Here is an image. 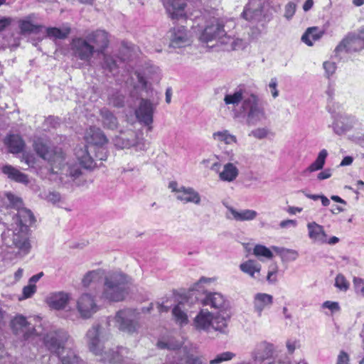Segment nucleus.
Listing matches in <instances>:
<instances>
[{
    "instance_id": "1",
    "label": "nucleus",
    "mask_w": 364,
    "mask_h": 364,
    "mask_svg": "<svg viewBox=\"0 0 364 364\" xmlns=\"http://www.w3.org/2000/svg\"><path fill=\"white\" fill-rule=\"evenodd\" d=\"M9 200H14V210L8 223H3L7 228L1 233L2 245L16 257H22L31 250L29 228L36 221L31 210L23 207L21 198L9 195Z\"/></svg>"
},
{
    "instance_id": "2",
    "label": "nucleus",
    "mask_w": 364,
    "mask_h": 364,
    "mask_svg": "<svg viewBox=\"0 0 364 364\" xmlns=\"http://www.w3.org/2000/svg\"><path fill=\"white\" fill-rule=\"evenodd\" d=\"M34 149L39 156L48 161L53 173L61 176L60 179L63 178V176H65L70 177L73 181L81 175L79 165L65 162V155L60 148L51 149L43 141L38 140L34 143Z\"/></svg>"
},
{
    "instance_id": "3",
    "label": "nucleus",
    "mask_w": 364,
    "mask_h": 364,
    "mask_svg": "<svg viewBox=\"0 0 364 364\" xmlns=\"http://www.w3.org/2000/svg\"><path fill=\"white\" fill-rule=\"evenodd\" d=\"M132 278L120 271L109 272L105 277L102 299L119 302L123 301L128 294Z\"/></svg>"
},
{
    "instance_id": "4",
    "label": "nucleus",
    "mask_w": 364,
    "mask_h": 364,
    "mask_svg": "<svg viewBox=\"0 0 364 364\" xmlns=\"http://www.w3.org/2000/svg\"><path fill=\"white\" fill-rule=\"evenodd\" d=\"M238 114L245 118L248 126H255L267 119L264 108L259 97L253 93L243 100Z\"/></svg>"
},
{
    "instance_id": "5",
    "label": "nucleus",
    "mask_w": 364,
    "mask_h": 364,
    "mask_svg": "<svg viewBox=\"0 0 364 364\" xmlns=\"http://www.w3.org/2000/svg\"><path fill=\"white\" fill-rule=\"evenodd\" d=\"M100 325H93L87 332L85 339L89 350L96 355H102L104 362L116 363L119 355L114 350L105 351L103 354L104 346L100 340Z\"/></svg>"
},
{
    "instance_id": "6",
    "label": "nucleus",
    "mask_w": 364,
    "mask_h": 364,
    "mask_svg": "<svg viewBox=\"0 0 364 364\" xmlns=\"http://www.w3.org/2000/svg\"><path fill=\"white\" fill-rule=\"evenodd\" d=\"M137 316L138 313L134 309L119 310L114 316L115 325L121 331L129 334L136 333L140 327Z\"/></svg>"
},
{
    "instance_id": "7",
    "label": "nucleus",
    "mask_w": 364,
    "mask_h": 364,
    "mask_svg": "<svg viewBox=\"0 0 364 364\" xmlns=\"http://www.w3.org/2000/svg\"><path fill=\"white\" fill-rule=\"evenodd\" d=\"M224 23L222 20L215 19L205 26L200 36L202 42L208 43L213 41H218L222 44H228L230 36L227 34L224 29Z\"/></svg>"
},
{
    "instance_id": "8",
    "label": "nucleus",
    "mask_w": 364,
    "mask_h": 364,
    "mask_svg": "<svg viewBox=\"0 0 364 364\" xmlns=\"http://www.w3.org/2000/svg\"><path fill=\"white\" fill-rule=\"evenodd\" d=\"M114 145L120 149L134 147L136 151H145L146 145L142 139H139L137 134L132 129L121 131L113 138Z\"/></svg>"
},
{
    "instance_id": "9",
    "label": "nucleus",
    "mask_w": 364,
    "mask_h": 364,
    "mask_svg": "<svg viewBox=\"0 0 364 364\" xmlns=\"http://www.w3.org/2000/svg\"><path fill=\"white\" fill-rule=\"evenodd\" d=\"M70 336L64 330L59 329L47 333L43 337V344L51 353L58 355L65 350V344Z\"/></svg>"
},
{
    "instance_id": "10",
    "label": "nucleus",
    "mask_w": 364,
    "mask_h": 364,
    "mask_svg": "<svg viewBox=\"0 0 364 364\" xmlns=\"http://www.w3.org/2000/svg\"><path fill=\"white\" fill-rule=\"evenodd\" d=\"M168 188L175 193L176 198L183 204L193 203L199 205L201 203L200 195L192 187L179 186L176 181H171Z\"/></svg>"
},
{
    "instance_id": "11",
    "label": "nucleus",
    "mask_w": 364,
    "mask_h": 364,
    "mask_svg": "<svg viewBox=\"0 0 364 364\" xmlns=\"http://www.w3.org/2000/svg\"><path fill=\"white\" fill-rule=\"evenodd\" d=\"M76 309L82 318L88 319L99 311L100 307L94 296L84 293L77 299Z\"/></svg>"
},
{
    "instance_id": "12",
    "label": "nucleus",
    "mask_w": 364,
    "mask_h": 364,
    "mask_svg": "<svg viewBox=\"0 0 364 364\" xmlns=\"http://www.w3.org/2000/svg\"><path fill=\"white\" fill-rule=\"evenodd\" d=\"M73 55L77 59L90 63L94 53V48L86 38L78 37L73 39L70 44Z\"/></svg>"
},
{
    "instance_id": "13",
    "label": "nucleus",
    "mask_w": 364,
    "mask_h": 364,
    "mask_svg": "<svg viewBox=\"0 0 364 364\" xmlns=\"http://www.w3.org/2000/svg\"><path fill=\"white\" fill-rule=\"evenodd\" d=\"M156 109V105L149 100L141 98L139 106L135 111V114L141 123L149 127V130L152 129L153 115Z\"/></svg>"
},
{
    "instance_id": "14",
    "label": "nucleus",
    "mask_w": 364,
    "mask_h": 364,
    "mask_svg": "<svg viewBox=\"0 0 364 364\" xmlns=\"http://www.w3.org/2000/svg\"><path fill=\"white\" fill-rule=\"evenodd\" d=\"M169 46L173 48H183L191 45L189 32L183 26H176L168 31Z\"/></svg>"
},
{
    "instance_id": "15",
    "label": "nucleus",
    "mask_w": 364,
    "mask_h": 364,
    "mask_svg": "<svg viewBox=\"0 0 364 364\" xmlns=\"http://www.w3.org/2000/svg\"><path fill=\"white\" fill-rule=\"evenodd\" d=\"M85 38L98 55L103 54L109 45L108 33L103 30L89 33Z\"/></svg>"
},
{
    "instance_id": "16",
    "label": "nucleus",
    "mask_w": 364,
    "mask_h": 364,
    "mask_svg": "<svg viewBox=\"0 0 364 364\" xmlns=\"http://www.w3.org/2000/svg\"><path fill=\"white\" fill-rule=\"evenodd\" d=\"M364 48V40L360 36V33L358 31L357 36H348L344 38L341 43L336 48V53L342 52L343 50L347 53L357 52L361 50Z\"/></svg>"
},
{
    "instance_id": "17",
    "label": "nucleus",
    "mask_w": 364,
    "mask_h": 364,
    "mask_svg": "<svg viewBox=\"0 0 364 364\" xmlns=\"http://www.w3.org/2000/svg\"><path fill=\"white\" fill-rule=\"evenodd\" d=\"M11 328L16 335H22L24 339H28L34 330L26 318L21 315H18L11 320Z\"/></svg>"
},
{
    "instance_id": "18",
    "label": "nucleus",
    "mask_w": 364,
    "mask_h": 364,
    "mask_svg": "<svg viewBox=\"0 0 364 364\" xmlns=\"http://www.w3.org/2000/svg\"><path fill=\"white\" fill-rule=\"evenodd\" d=\"M85 139L87 143L102 148L108 143V139L101 129L96 127H90L87 129L85 134Z\"/></svg>"
},
{
    "instance_id": "19",
    "label": "nucleus",
    "mask_w": 364,
    "mask_h": 364,
    "mask_svg": "<svg viewBox=\"0 0 364 364\" xmlns=\"http://www.w3.org/2000/svg\"><path fill=\"white\" fill-rule=\"evenodd\" d=\"M273 296L266 293H257L253 298L254 311L258 316H261L262 311L269 309L273 304Z\"/></svg>"
},
{
    "instance_id": "20",
    "label": "nucleus",
    "mask_w": 364,
    "mask_h": 364,
    "mask_svg": "<svg viewBox=\"0 0 364 364\" xmlns=\"http://www.w3.org/2000/svg\"><path fill=\"white\" fill-rule=\"evenodd\" d=\"M200 302L203 306H210L216 309H225L228 306L223 295L218 292L207 293L205 297L200 299Z\"/></svg>"
},
{
    "instance_id": "21",
    "label": "nucleus",
    "mask_w": 364,
    "mask_h": 364,
    "mask_svg": "<svg viewBox=\"0 0 364 364\" xmlns=\"http://www.w3.org/2000/svg\"><path fill=\"white\" fill-rule=\"evenodd\" d=\"M9 195H11L16 198H20L19 197L15 196L11 193H5V200L3 201L1 197L0 196V224L1 223H8L9 222L10 216L11 215V213L12 212L14 208V200H9Z\"/></svg>"
},
{
    "instance_id": "22",
    "label": "nucleus",
    "mask_w": 364,
    "mask_h": 364,
    "mask_svg": "<svg viewBox=\"0 0 364 364\" xmlns=\"http://www.w3.org/2000/svg\"><path fill=\"white\" fill-rule=\"evenodd\" d=\"M186 4L183 0H166V7L173 19H179L186 16L184 9Z\"/></svg>"
},
{
    "instance_id": "23",
    "label": "nucleus",
    "mask_w": 364,
    "mask_h": 364,
    "mask_svg": "<svg viewBox=\"0 0 364 364\" xmlns=\"http://www.w3.org/2000/svg\"><path fill=\"white\" fill-rule=\"evenodd\" d=\"M70 300L69 294L63 291L51 294L47 298L48 306L54 309L60 310L64 309Z\"/></svg>"
},
{
    "instance_id": "24",
    "label": "nucleus",
    "mask_w": 364,
    "mask_h": 364,
    "mask_svg": "<svg viewBox=\"0 0 364 364\" xmlns=\"http://www.w3.org/2000/svg\"><path fill=\"white\" fill-rule=\"evenodd\" d=\"M213 315L207 310H200L193 321L195 328L198 331H208L211 328Z\"/></svg>"
},
{
    "instance_id": "25",
    "label": "nucleus",
    "mask_w": 364,
    "mask_h": 364,
    "mask_svg": "<svg viewBox=\"0 0 364 364\" xmlns=\"http://www.w3.org/2000/svg\"><path fill=\"white\" fill-rule=\"evenodd\" d=\"M239 173L240 171L236 165L234 163L228 162L223 165L218 177L221 181L231 183L236 180Z\"/></svg>"
},
{
    "instance_id": "26",
    "label": "nucleus",
    "mask_w": 364,
    "mask_h": 364,
    "mask_svg": "<svg viewBox=\"0 0 364 364\" xmlns=\"http://www.w3.org/2000/svg\"><path fill=\"white\" fill-rule=\"evenodd\" d=\"M309 230V236L310 239L316 242L324 244L326 243L327 235L326 234L323 227L315 222L307 224Z\"/></svg>"
},
{
    "instance_id": "27",
    "label": "nucleus",
    "mask_w": 364,
    "mask_h": 364,
    "mask_svg": "<svg viewBox=\"0 0 364 364\" xmlns=\"http://www.w3.org/2000/svg\"><path fill=\"white\" fill-rule=\"evenodd\" d=\"M274 351V346L266 341L257 344L255 351L254 357L255 360H263L271 358Z\"/></svg>"
},
{
    "instance_id": "28",
    "label": "nucleus",
    "mask_w": 364,
    "mask_h": 364,
    "mask_svg": "<svg viewBox=\"0 0 364 364\" xmlns=\"http://www.w3.org/2000/svg\"><path fill=\"white\" fill-rule=\"evenodd\" d=\"M75 155L80 164L85 168L91 169L95 166V160L90 156L87 146L77 149L75 150Z\"/></svg>"
},
{
    "instance_id": "29",
    "label": "nucleus",
    "mask_w": 364,
    "mask_h": 364,
    "mask_svg": "<svg viewBox=\"0 0 364 364\" xmlns=\"http://www.w3.org/2000/svg\"><path fill=\"white\" fill-rule=\"evenodd\" d=\"M227 208L232 218L237 221H250L257 216V213L254 210L245 209L238 211L231 206H227Z\"/></svg>"
},
{
    "instance_id": "30",
    "label": "nucleus",
    "mask_w": 364,
    "mask_h": 364,
    "mask_svg": "<svg viewBox=\"0 0 364 364\" xmlns=\"http://www.w3.org/2000/svg\"><path fill=\"white\" fill-rule=\"evenodd\" d=\"M2 172L6 175L9 178L16 182L27 184L29 181L27 175L21 173L11 165L4 166L2 168Z\"/></svg>"
},
{
    "instance_id": "31",
    "label": "nucleus",
    "mask_w": 364,
    "mask_h": 364,
    "mask_svg": "<svg viewBox=\"0 0 364 364\" xmlns=\"http://www.w3.org/2000/svg\"><path fill=\"white\" fill-rule=\"evenodd\" d=\"M101 122L105 128L114 129L117 128L118 120L114 114L107 107H103L100 110Z\"/></svg>"
},
{
    "instance_id": "32",
    "label": "nucleus",
    "mask_w": 364,
    "mask_h": 364,
    "mask_svg": "<svg viewBox=\"0 0 364 364\" xmlns=\"http://www.w3.org/2000/svg\"><path fill=\"white\" fill-rule=\"evenodd\" d=\"M5 144L8 146L9 151L17 154L23 151L25 143L18 134H11L5 139Z\"/></svg>"
},
{
    "instance_id": "33",
    "label": "nucleus",
    "mask_w": 364,
    "mask_h": 364,
    "mask_svg": "<svg viewBox=\"0 0 364 364\" xmlns=\"http://www.w3.org/2000/svg\"><path fill=\"white\" fill-rule=\"evenodd\" d=\"M323 33L317 27H310L306 29L301 36V41L309 46H313V42L319 40Z\"/></svg>"
},
{
    "instance_id": "34",
    "label": "nucleus",
    "mask_w": 364,
    "mask_h": 364,
    "mask_svg": "<svg viewBox=\"0 0 364 364\" xmlns=\"http://www.w3.org/2000/svg\"><path fill=\"white\" fill-rule=\"evenodd\" d=\"M328 156V151L326 149H323L321 150L316 159V160L311 164L309 166H308L306 170L304 171V173H311L316 171L321 170L326 163V159Z\"/></svg>"
},
{
    "instance_id": "35",
    "label": "nucleus",
    "mask_w": 364,
    "mask_h": 364,
    "mask_svg": "<svg viewBox=\"0 0 364 364\" xmlns=\"http://www.w3.org/2000/svg\"><path fill=\"white\" fill-rule=\"evenodd\" d=\"M328 156V151L326 149H323L321 150L316 159V160L311 164L309 166H308L306 170L304 171V173H311L316 171L321 170L326 163V159Z\"/></svg>"
},
{
    "instance_id": "36",
    "label": "nucleus",
    "mask_w": 364,
    "mask_h": 364,
    "mask_svg": "<svg viewBox=\"0 0 364 364\" xmlns=\"http://www.w3.org/2000/svg\"><path fill=\"white\" fill-rule=\"evenodd\" d=\"M240 269L244 273L250 275L252 278H256L255 274L259 273L261 265L255 260L249 259L240 265Z\"/></svg>"
},
{
    "instance_id": "37",
    "label": "nucleus",
    "mask_w": 364,
    "mask_h": 364,
    "mask_svg": "<svg viewBox=\"0 0 364 364\" xmlns=\"http://www.w3.org/2000/svg\"><path fill=\"white\" fill-rule=\"evenodd\" d=\"M184 305L179 304L172 309V315L176 323L183 326L188 323L187 314L184 309Z\"/></svg>"
},
{
    "instance_id": "38",
    "label": "nucleus",
    "mask_w": 364,
    "mask_h": 364,
    "mask_svg": "<svg viewBox=\"0 0 364 364\" xmlns=\"http://www.w3.org/2000/svg\"><path fill=\"white\" fill-rule=\"evenodd\" d=\"M333 129L336 134L341 135L348 131L352 127V124L349 122L348 119L340 116L336 119L333 123Z\"/></svg>"
},
{
    "instance_id": "39",
    "label": "nucleus",
    "mask_w": 364,
    "mask_h": 364,
    "mask_svg": "<svg viewBox=\"0 0 364 364\" xmlns=\"http://www.w3.org/2000/svg\"><path fill=\"white\" fill-rule=\"evenodd\" d=\"M62 364H81L80 358L70 348H66L57 355Z\"/></svg>"
},
{
    "instance_id": "40",
    "label": "nucleus",
    "mask_w": 364,
    "mask_h": 364,
    "mask_svg": "<svg viewBox=\"0 0 364 364\" xmlns=\"http://www.w3.org/2000/svg\"><path fill=\"white\" fill-rule=\"evenodd\" d=\"M246 97L244 96V90L242 88L236 90L233 93L226 94L224 97V102L226 105H232L237 106Z\"/></svg>"
},
{
    "instance_id": "41",
    "label": "nucleus",
    "mask_w": 364,
    "mask_h": 364,
    "mask_svg": "<svg viewBox=\"0 0 364 364\" xmlns=\"http://www.w3.org/2000/svg\"><path fill=\"white\" fill-rule=\"evenodd\" d=\"M18 27L20 28V33L22 35L31 33H38L41 28L40 26L33 24L31 22V16H28L24 19H21L18 21Z\"/></svg>"
},
{
    "instance_id": "42",
    "label": "nucleus",
    "mask_w": 364,
    "mask_h": 364,
    "mask_svg": "<svg viewBox=\"0 0 364 364\" xmlns=\"http://www.w3.org/2000/svg\"><path fill=\"white\" fill-rule=\"evenodd\" d=\"M102 55V68L109 73L116 71L118 68V58L105 54V53Z\"/></svg>"
},
{
    "instance_id": "43",
    "label": "nucleus",
    "mask_w": 364,
    "mask_h": 364,
    "mask_svg": "<svg viewBox=\"0 0 364 364\" xmlns=\"http://www.w3.org/2000/svg\"><path fill=\"white\" fill-rule=\"evenodd\" d=\"M228 318L229 316L228 315L226 316L221 315H218L215 317L213 316L211 328L221 333H225V329L228 326Z\"/></svg>"
},
{
    "instance_id": "44",
    "label": "nucleus",
    "mask_w": 364,
    "mask_h": 364,
    "mask_svg": "<svg viewBox=\"0 0 364 364\" xmlns=\"http://www.w3.org/2000/svg\"><path fill=\"white\" fill-rule=\"evenodd\" d=\"M102 274H103V273H102V270H100V269L92 270V271L88 272L84 276V277L82 280V285L85 287H89L92 283H95V282H98L101 279Z\"/></svg>"
},
{
    "instance_id": "45",
    "label": "nucleus",
    "mask_w": 364,
    "mask_h": 364,
    "mask_svg": "<svg viewBox=\"0 0 364 364\" xmlns=\"http://www.w3.org/2000/svg\"><path fill=\"white\" fill-rule=\"evenodd\" d=\"M213 137L215 140L223 141L226 144L237 143V138L235 135L230 134L228 130L213 133Z\"/></svg>"
},
{
    "instance_id": "46",
    "label": "nucleus",
    "mask_w": 364,
    "mask_h": 364,
    "mask_svg": "<svg viewBox=\"0 0 364 364\" xmlns=\"http://www.w3.org/2000/svg\"><path fill=\"white\" fill-rule=\"evenodd\" d=\"M254 255L257 257H264L267 259H272L273 257V253L267 247L262 245H257L253 249Z\"/></svg>"
},
{
    "instance_id": "47",
    "label": "nucleus",
    "mask_w": 364,
    "mask_h": 364,
    "mask_svg": "<svg viewBox=\"0 0 364 364\" xmlns=\"http://www.w3.org/2000/svg\"><path fill=\"white\" fill-rule=\"evenodd\" d=\"M157 346L160 349H168V350H176L181 346V343L176 341H159L157 342Z\"/></svg>"
},
{
    "instance_id": "48",
    "label": "nucleus",
    "mask_w": 364,
    "mask_h": 364,
    "mask_svg": "<svg viewBox=\"0 0 364 364\" xmlns=\"http://www.w3.org/2000/svg\"><path fill=\"white\" fill-rule=\"evenodd\" d=\"M108 101L114 107H122L124 106V97L119 92H115L109 97Z\"/></svg>"
},
{
    "instance_id": "49",
    "label": "nucleus",
    "mask_w": 364,
    "mask_h": 364,
    "mask_svg": "<svg viewBox=\"0 0 364 364\" xmlns=\"http://www.w3.org/2000/svg\"><path fill=\"white\" fill-rule=\"evenodd\" d=\"M235 354L230 352L226 351L223 352L222 353H220L215 356V358L211 360H210V364H219L224 361H228L232 360L233 358H235Z\"/></svg>"
},
{
    "instance_id": "50",
    "label": "nucleus",
    "mask_w": 364,
    "mask_h": 364,
    "mask_svg": "<svg viewBox=\"0 0 364 364\" xmlns=\"http://www.w3.org/2000/svg\"><path fill=\"white\" fill-rule=\"evenodd\" d=\"M283 259L286 261H294L299 257V253L296 250L291 249H282L279 252Z\"/></svg>"
},
{
    "instance_id": "51",
    "label": "nucleus",
    "mask_w": 364,
    "mask_h": 364,
    "mask_svg": "<svg viewBox=\"0 0 364 364\" xmlns=\"http://www.w3.org/2000/svg\"><path fill=\"white\" fill-rule=\"evenodd\" d=\"M68 32H64L58 28H48L47 36L50 38H55L58 39H64L67 37Z\"/></svg>"
},
{
    "instance_id": "52",
    "label": "nucleus",
    "mask_w": 364,
    "mask_h": 364,
    "mask_svg": "<svg viewBox=\"0 0 364 364\" xmlns=\"http://www.w3.org/2000/svg\"><path fill=\"white\" fill-rule=\"evenodd\" d=\"M335 286L341 291H346L349 288V283L343 274H338L335 279Z\"/></svg>"
},
{
    "instance_id": "53",
    "label": "nucleus",
    "mask_w": 364,
    "mask_h": 364,
    "mask_svg": "<svg viewBox=\"0 0 364 364\" xmlns=\"http://www.w3.org/2000/svg\"><path fill=\"white\" fill-rule=\"evenodd\" d=\"M353 283L355 294L364 297V279L360 277H354Z\"/></svg>"
},
{
    "instance_id": "54",
    "label": "nucleus",
    "mask_w": 364,
    "mask_h": 364,
    "mask_svg": "<svg viewBox=\"0 0 364 364\" xmlns=\"http://www.w3.org/2000/svg\"><path fill=\"white\" fill-rule=\"evenodd\" d=\"M228 41V44H230L232 50H242L247 46V42L242 38H233L230 36V39H226Z\"/></svg>"
},
{
    "instance_id": "55",
    "label": "nucleus",
    "mask_w": 364,
    "mask_h": 364,
    "mask_svg": "<svg viewBox=\"0 0 364 364\" xmlns=\"http://www.w3.org/2000/svg\"><path fill=\"white\" fill-rule=\"evenodd\" d=\"M269 130L266 127H259L253 129L249 134V136H253L258 139H262L267 136Z\"/></svg>"
},
{
    "instance_id": "56",
    "label": "nucleus",
    "mask_w": 364,
    "mask_h": 364,
    "mask_svg": "<svg viewBox=\"0 0 364 364\" xmlns=\"http://www.w3.org/2000/svg\"><path fill=\"white\" fill-rule=\"evenodd\" d=\"M186 364H207V360L203 356L188 355L186 359Z\"/></svg>"
},
{
    "instance_id": "57",
    "label": "nucleus",
    "mask_w": 364,
    "mask_h": 364,
    "mask_svg": "<svg viewBox=\"0 0 364 364\" xmlns=\"http://www.w3.org/2000/svg\"><path fill=\"white\" fill-rule=\"evenodd\" d=\"M259 13L257 10H253L250 8L245 7L241 16L243 18L248 21H253L256 16H258Z\"/></svg>"
},
{
    "instance_id": "58",
    "label": "nucleus",
    "mask_w": 364,
    "mask_h": 364,
    "mask_svg": "<svg viewBox=\"0 0 364 364\" xmlns=\"http://www.w3.org/2000/svg\"><path fill=\"white\" fill-rule=\"evenodd\" d=\"M295 11L296 4L292 2L288 3L285 6L284 17L288 20L291 19L294 16Z\"/></svg>"
},
{
    "instance_id": "59",
    "label": "nucleus",
    "mask_w": 364,
    "mask_h": 364,
    "mask_svg": "<svg viewBox=\"0 0 364 364\" xmlns=\"http://www.w3.org/2000/svg\"><path fill=\"white\" fill-rule=\"evenodd\" d=\"M323 68L326 71V73L327 75V77H329L331 75H332L336 69V66L335 63L326 61L324 62L323 64Z\"/></svg>"
},
{
    "instance_id": "60",
    "label": "nucleus",
    "mask_w": 364,
    "mask_h": 364,
    "mask_svg": "<svg viewBox=\"0 0 364 364\" xmlns=\"http://www.w3.org/2000/svg\"><path fill=\"white\" fill-rule=\"evenodd\" d=\"M36 291V286L35 284H29L23 289V294L24 298L31 297Z\"/></svg>"
},
{
    "instance_id": "61",
    "label": "nucleus",
    "mask_w": 364,
    "mask_h": 364,
    "mask_svg": "<svg viewBox=\"0 0 364 364\" xmlns=\"http://www.w3.org/2000/svg\"><path fill=\"white\" fill-rule=\"evenodd\" d=\"M277 267L274 266L272 270L269 271L267 275V280L269 284H274L277 281Z\"/></svg>"
},
{
    "instance_id": "62",
    "label": "nucleus",
    "mask_w": 364,
    "mask_h": 364,
    "mask_svg": "<svg viewBox=\"0 0 364 364\" xmlns=\"http://www.w3.org/2000/svg\"><path fill=\"white\" fill-rule=\"evenodd\" d=\"M269 87L270 88L272 95L274 98H276L279 96V91L277 90V80L276 78H272Z\"/></svg>"
},
{
    "instance_id": "63",
    "label": "nucleus",
    "mask_w": 364,
    "mask_h": 364,
    "mask_svg": "<svg viewBox=\"0 0 364 364\" xmlns=\"http://www.w3.org/2000/svg\"><path fill=\"white\" fill-rule=\"evenodd\" d=\"M349 355L348 354L341 350L338 355L336 364H348L349 363Z\"/></svg>"
},
{
    "instance_id": "64",
    "label": "nucleus",
    "mask_w": 364,
    "mask_h": 364,
    "mask_svg": "<svg viewBox=\"0 0 364 364\" xmlns=\"http://www.w3.org/2000/svg\"><path fill=\"white\" fill-rule=\"evenodd\" d=\"M46 199L48 201L55 204L60 200L61 197L60 193L58 192H50L47 195Z\"/></svg>"
}]
</instances>
